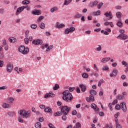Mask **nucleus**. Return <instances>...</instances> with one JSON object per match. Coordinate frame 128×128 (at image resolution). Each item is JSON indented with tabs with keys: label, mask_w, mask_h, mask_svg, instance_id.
I'll list each match as a JSON object with an SVG mask.
<instances>
[{
	"label": "nucleus",
	"mask_w": 128,
	"mask_h": 128,
	"mask_svg": "<svg viewBox=\"0 0 128 128\" xmlns=\"http://www.w3.org/2000/svg\"><path fill=\"white\" fill-rule=\"evenodd\" d=\"M62 100L66 102H70L74 100V97L70 91L65 90L62 92Z\"/></svg>",
	"instance_id": "obj_1"
},
{
	"label": "nucleus",
	"mask_w": 128,
	"mask_h": 128,
	"mask_svg": "<svg viewBox=\"0 0 128 128\" xmlns=\"http://www.w3.org/2000/svg\"><path fill=\"white\" fill-rule=\"evenodd\" d=\"M18 113L21 116H24L27 118H30L32 116V111L30 110L26 111L24 110H22L19 111Z\"/></svg>",
	"instance_id": "obj_2"
},
{
	"label": "nucleus",
	"mask_w": 128,
	"mask_h": 128,
	"mask_svg": "<svg viewBox=\"0 0 128 128\" xmlns=\"http://www.w3.org/2000/svg\"><path fill=\"white\" fill-rule=\"evenodd\" d=\"M18 51L22 54H28L30 52V49L28 48L24 47V46H20L18 48Z\"/></svg>",
	"instance_id": "obj_3"
},
{
	"label": "nucleus",
	"mask_w": 128,
	"mask_h": 128,
	"mask_svg": "<svg viewBox=\"0 0 128 128\" xmlns=\"http://www.w3.org/2000/svg\"><path fill=\"white\" fill-rule=\"evenodd\" d=\"M60 108L63 114H64L65 116L68 114L70 112V108L68 106H61Z\"/></svg>",
	"instance_id": "obj_4"
},
{
	"label": "nucleus",
	"mask_w": 128,
	"mask_h": 128,
	"mask_svg": "<svg viewBox=\"0 0 128 128\" xmlns=\"http://www.w3.org/2000/svg\"><path fill=\"white\" fill-rule=\"evenodd\" d=\"M6 68V71L8 72H12V70H14V64L12 63H8L7 64Z\"/></svg>",
	"instance_id": "obj_5"
},
{
	"label": "nucleus",
	"mask_w": 128,
	"mask_h": 128,
	"mask_svg": "<svg viewBox=\"0 0 128 128\" xmlns=\"http://www.w3.org/2000/svg\"><path fill=\"white\" fill-rule=\"evenodd\" d=\"M76 30V28L74 27H70V28H67L65 30L64 32L65 34H68L70 32H74Z\"/></svg>",
	"instance_id": "obj_6"
},
{
	"label": "nucleus",
	"mask_w": 128,
	"mask_h": 128,
	"mask_svg": "<svg viewBox=\"0 0 128 128\" xmlns=\"http://www.w3.org/2000/svg\"><path fill=\"white\" fill-rule=\"evenodd\" d=\"M32 44L34 46H38V44H42V40L40 39L34 40L32 42Z\"/></svg>",
	"instance_id": "obj_7"
},
{
	"label": "nucleus",
	"mask_w": 128,
	"mask_h": 128,
	"mask_svg": "<svg viewBox=\"0 0 128 128\" xmlns=\"http://www.w3.org/2000/svg\"><path fill=\"white\" fill-rule=\"evenodd\" d=\"M128 36L126 34H120L118 37L117 38H120L121 40H126V38H128Z\"/></svg>",
	"instance_id": "obj_8"
},
{
	"label": "nucleus",
	"mask_w": 128,
	"mask_h": 128,
	"mask_svg": "<svg viewBox=\"0 0 128 128\" xmlns=\"http://www.w3.org/2000/svg\"><path fill=\"white\" fill-rule=\"evenodd\" d=\"M120 106L123 112H126V102H121L120 104Z\"/></svg>",
	"instance_id": "obj_9"
},
{
	"label": "nucleus",
	"mask_w": 128,
	"mask_h": 128,
	"mask_svg": "<svg viewBox=\"0 0 128 128\" xmlns=\"http://www.w3.org/2000/svg\"><path fill=\"white\" fill-rule=\"evenodd\" d=\"M54 94L52 92H50L49 94H46L44 96V98H54Z\"/></svg>",
	"instance_id": "obj_10"
},
{
	"label": "nucleus",
	"mask_w": 128,
	"mask_h": 128,
	"mask_svg": "<svg viewBox=\"0 0 128 128\" xmlns=\"http://www.w3.org/2000/svg\"><path fill=\"white\" fill-rule=\"evenodd\" d=\"M118 102V100H115L112 102L109 103L108 104V108H110V110H112V106H114V104H116Z\"/></svg>",
	"instance_id": "obj_11"
},
{
	"label": "nucleus",
	"mask_w": 128,
	"mask_h": 128,
	"mask_svg": "<svg viewBox=\"0 0 128 128\" xmlns=\"http://www.w3.org/2000/svg\"><path fill=\"white\" fill-rule=\"evenodd\" d=\"M64 26H66V25L64 24H60L58 22L56 23V28H64Z\"/></svg>",
	"instance_id": "obj_12"
},
{
	"label": "nucleus",
	"mask_w": 128,
	"mask_h": 128,
	"mask_svg": "<svg viewBox=\"0 0 128 128\" xmlns=\"http://www.w3.org/2000/svg\"><path fill=\"white\" fill-rule=\"evenodd\" d=\"M86 100L87 102H94V96H92V95L90 96V97L86 98Z\"/></svg>",
	"instance_id": "obj_13"
},
{
	"label": "nucleus",
	"mask_w": 128,
	"mask_h": 128,
	"mask_svg": "<svg viewBox=\"0 0 128 128\" xmlns=\"http://www.w3.org/2000/svg\"><path fill=\"white\" fill-rule=\"evenodd\" d=\"M44 112H48L49 114H52V108L48 106H47L44 108Z\"/></svg>",
	"instance_id": "obj_14"
},
{
	"label": "nucleus",
	"mask_w": 128,
	"mask_h": 128,
	"mask_svg": "<svg viewBox=\"0 0 128 128\" xmlns=\"http://www.w3.org/2000/svg\"><path fill=\"white\" fill-rule=\"evenodd\" d=\"M2 107L3 108H10L11 106L10 104L6 103V102H4L2 104Z\"/></svg>",
	"instance_id": "obj_15"
},
{
	"label": "nucleus",
	"mask_w": 128,
	"mask_h": 128,
	"mask_svg": "<svg viewBox=\"0 0 128 128\" xmlns=\"http://www.w3.org/2000/svg\"><path fill=\"white\" fill-rule=\"evenodd\" d=\"M110 60V58H108V57L104 58L101 60V62H103V64H106V62H108V60Z\"/></svg>",
	"instance_id": "obj_16"
},
{
	"label": "nucleus",
	"mask_w": 128,
	"mask_h": 128,
	"mask_svg": "<svg viewBox=\"0 0 128 128\" xmlns=\"http://www.w3.org/2000/svg\"><path fill=\"white\" fill-rule=\"evenodd\" d=\"M80 88L81 90H82V92H86V86L84 85V84H80Z\"/></svg>",
	"instance_id": "obj_17"
},
{
	"label": "nucleus",
	"mask_w": 128,
	"mask_h": 128,
	"mask_svg": "<svg viewBox=\"0 0 128 128\" xmlns=\"http://www.w3.org/2000/svg\"><path fill=\"white\" fill-rule=\"evenodd\" d=\"M117 74H118V70H114L112 72V73L110 74V76H111V78H112V76H116Z\"/></svg>",
	"instance_id": "obj_18"
},
{
	"label": "nucleus",
	"mask_w": 128,
	"mask_h": 128,
	"mask_svg": "<svg viewBox=\"0 0 128 128\" xmlns=\"http://www.w3.org/2000/svg\"><path fill=\"white\" fill-rule=\"evenodd\" d=\"M23 10H23L22 8V6L18 8L17 9V10H16V16H18V14H20V12H22Z\"/></svg>",
	"instance_id": "obj_19"
},
{
	"label": "nucleus",
	"mask_w": 128,
	"mask_h": 128,
	"mask_svg": "<svg viewBox=\"0 0 128 128\" xmlns=\"http://www.w3.org/2000/svg\"><path fill=\"white\" fill-rule=\"evenodd\" d=\"M104 16H106V18H108V16H110V18H112V12H106L104 14Z\"/></svg>",
	"instance_id": "obj_20"
},
{
	"label": "nucleus",
	"mask_w": 128,
	"mask_h": 128,
	"mask_svg": "<svg viewBox=\"0 0 128 128\" xmlns=\"http://www.w3.org/2000/svg\"><path fill=\"white\" fill-rule=\"evenodd\" d=\"M7 100L9 104H12L14 102V98L12 97H9L7 98Z\"/></svg>",
	"instance_id": "obj_21"
},
{
	"label": "nucleus",
	"mask_w": 128,
	"mask_h": 128,
	"mask_svg": "<svg viewBox=\"0 0 128 128\" xmlns=\"http://www.w3.org/2000/svg\"><path fill=\"white\" fill-rule=\"evenodd\" d=\"M32 14H35L36 16H40V10H35L34 11L32 12Z\"/></svg>",
	"instance_id": "obj_22"
},
{
	"label": "nucleus",
	"mask_w": 128,
	"mask_h": 128,
	"mask_svg": "<svg viewBox=\"0 0 128 128\" xmlns=\"http://www.w3.org/2000/svg\"><path fill=\"white\" fill-rule=\"evenodd\" d=\"M9 42H10L12 44H14V42H16V39L14 37H10L9 38Z\"/></svg>",
	"instance_id": "obj_23"
},
{
	"label": "nucleus",
	"mask_w": 128,
	"mask_h": 128,
	"mask_svg": "<svg viewBox=\"0 0 128 128\" xmlns=\"http://www.w3.org/2000/svg\"><path fill=\"white\" fill-rule=\"evenodd\" d=\"M116 98H117V100H124V96L122 94H118L116 96Z\"/></svg>",
	"instance_id": "obj_24"
},
{
	"label": "nucleus",
	"mask_w": 128,
	"mask_h": 128,
	"mask_svg": "<svg viewBox=\"0 0 128 128\" xmlns=\"http://www.w3.org/2000/svg\"><path fill=\"white\" fill-rule=\"evenodd\" d=\"M72 2V0H65L64 6H68V4H70Z\"/></svg>",
	"instance_id": "obj_25"
},
{
	"label": "nucleus",
	"mask_w": 128,
	"mask_h": 128,
	"mask_svg": "<svg viewBox=\"0 0 128 128\" xmlns=\"http://www.w3.org/2000/svg\"><path fill=\"white\" fill-rule=\"evenodd\" d=\"M100 10H98L97 12H94L92 13L93 16H100Z\"/></svg>",
	"instance_id": "obj_26"
},
{
	"label": "nucleus",
	"mask_w": 128,
	"mask_h": 128,
	"mask_svg": "<svg viewBox=\"0 0 128 128\" xmlns=\"http://www.w3.org/2000/svg\"><path fill=\"white\" fill-rule=\"evenodd\" d=\"M35 126L36 128H42V124L40 122H37L35 124Z\"/></svg>",
	"instance_id": "obj_27"
},
{
	"label": "nucleus",
	"mask_w": 128,
	"mask_h": 128,
	"mask_svg": "<svg viewBox=\"0 0 128 128\" xmlns=\"http://www.w3.org/2000/svg\"><path fill=\"white\" fill-rule=\"evenodd\" d=\"M90 92L91 96L96 95V92L94 90H90Z\"/></svg>",
	"instance_id": "obj_28"
},
{
	"label": "nucleus",
	"mask_w": 128,
	"mask_h": 128,
	"mask_svg": "<svg viewBox=\"0 0 128 128\" xmlns=\"http://www.w3.org/2000/svg\"><path fill=\"white\" fill-rule=\"evenodd\" d=\"M22 4H30V0H24L22 2Z\"/></svg>",
	"instance_id": "obj_29"
},
{
	"label": "nucleus",
	"mask_w": 128,
	"mask_h": 128,
	"mask_svg": "<svg viewBox=\"0 0 128 128\" xmlns=\"http://www.w3.org/2000/svg\"><path fill=\"white\" fill-rule=\"evenodd\" d=\"M58 88H60V85H58V84H56L54 86L53 88L54 90H58Z\"/></svg>",
	"instance_id": "obj_30"
},
{
	"label": "nucleus",
	"mask_w": 128,
	"mask_h": 128,
	"mask_svg": "<svg viewBox=\"0 0 128 128\" xmlns=\"http://www.w3.org/2000/svg\"><path fill=\"white\" fill-rule=\"evenodd\" d=\"M54 116H62V112H58L54 114Z\"/></svg>",
	"instance_id": "obj_31"
},
{
	"label": "nucleus",
	"mask_w": 128,
	"mask_h": 128,
	"mask_svg": "<svg viewBox=\"0 0 128 128\" xmlns=\"http://www.w3.org/2000/svg\"><path fill=\"white\" fill-rule=\"evenodd\" d=\"M98 47L95 49V50H96V52H100V50H102V46L98 44Z\"/></svg>",
	"instance_id": "obj_32"
},
{
	"label": "nucleus",
	"mask_w": 128,
	"mask_h": 128,
	"mask_svg": "<svg viewBox=\"0 0 128 128\" xmlns=\"http://www.w3.org/2000/svg\"><path fill=\"white\" fill-rule=\"evenodd\" d=\"M117 26H119V28L122 27V23L120 22V20H119L118 22L116 24Z\"/></svg>",
	"instance_id": "obj_33"
},
{
	"label": "nucleus",
	"mask_w": 128,
	"mask_h": 128,
	"mask_svg": "<svg viewBox=\"0 0 128 128\" xmlns=\"http://www.w3.org/2000/svg\"><path fill=\"white\" fill-rule=\"evenodd\" d=\"M52 48H54V46L53 45L50 46L48 47L46 50V52H50V50H52Z\"/></svg>",
	"instance_id": "obj_34"
},
{
	"label": "nucleus",
	"mask_w": 128,
	"mask_h": 128,
	"mask_svg": "<svg viewBox=\"0 0 128 128\" xmlns=\"http://www.w3.org/2000/svg\"><path fill=\"white\" fill-rule=\"evenodd\" d=\"M58 10V7H54L50 10V12H57Z\"/></svg>",
	"instance_id": "obj_35"
},
{
	"label": "nucleus",
	"mask_w": 128,
	"mask_h": 128,
	"mask_svg": "<svg viewBox=\"0 0 128 128\" xmlns=\"http://www.w3.org/2000/svg\"><path fill=\"white\" fill-rule=\"evenodd\" d=\"M104 83V80H100L98 82V86H102V84Z\"/></svg>",
	"instance_id": "obj_36"
},
{
	"label": "nucleus",
	"mask_w": 128,
	"mask_h": 128,
	"mask_svg": "<svg viewBox=\"0 0 128 128\" xmlns=\"http://www.w3.org/2000/svg\"><path fill=\"white\" fill-rule=\"evenodd\" d=\"M30 28L33 30H36V28H38V26H36V24H32L30 26Z\"/></svg>",
	"instance_id": "obj_37"
},
{
	"label": "nucleus",
	"mask_w": 128,
	"mask_h": 128,
	"mask_svg": "<svg viewBox=\"0 0 128 128\" xmlns=\"http://www.w3.org/2000/svg\"><path fill=\"white\" fill-rule=\"evenodd\" d=\"M82 78H88V74L86 73H84L82 74Z\"/></svg>",
	"instance_id": "obj_38"
},
{
	"label": "nucleus",
	"mask_w": 128,
	"mask_h": 128,
	"mask_svg": "<svg viewBox=\"0 0 128 128\" xmlns=\"http://www.w3.org/2000/svg\"><path fill=\"white\" fill-rule=\"evenodd\" d=\"M122 66H126V67L128 66V64L126 61H122Z\"/></svg>",
	"instance_id": "obj_39"
},
{
	"label": "nucleus",
	"mask_w": 128,
	"mask_h": 128,
	"mask_svg": "<svg viewBox=\"0 0 128 128\" xmlns=\"http://www.w3.org/2000/svg\"><path fill=\"white\" fill-rule=\"evenodd\" d=\"M82 14H77L74 16V18H82Z\"/></svg>",
	"instance_id": "obj_40"
},
{
	"label": "nucleus",
	"mask_w": 128,
	"mask_h": 128,
	"mask_svg": "<svg viewBox=\"0 0 128 128\" xmlns=\"http://www.w3.org/2000/svg\"><path fill=\"white\" fill-rule=\"evenodd\" d=\"M46 27L44 25V23H41L40 25V28H42V30H44V28Z\"/></svg>",
	"instance_id": "obj_41"
},
{
	"label": "nucleus",
	"mask_w": 128,
	"mask_h": 128,
	"mask_svg": "<svg viewBox=\"0 0 128 128\" xmlns=\"http://www.w3.org/2000/svg\"><path fill=\"white\" fill-rule=\"evenodd\" d=\"M116 14L118 18H122V14L120 13V12H117Z\"/></svg>",
	"instance_id": "obj_42"
},
{
	"label": "nucleus",
	"mask_w": 128,
	"mask_h": 128,
	"mask_svg": "<svg viewBox=\"0 0 128 128\" xmlns=\"http://www.w3.org/2000/svg\"><path fill=\"white\" fill-rule=\"evenodd\" d=\"M28 42H30V40L28 39V37H26L25 38H24V42H25V44H28Z\"/></svg>",
	"instance_id": "obj_43"
},
{
	"label": "nucleus",
	"mask_w": 128,
	"mask_h": 128,
	"mask_svg": "<svg viewBox=\"0 0 128 128\" xmlns=\"http://www.w3.org/2000/svg\"><path fill=\"white\" fill-rule=\"evenodd\" d=\"M109 68L108 66H105L104 67L102 68V70H108Z\"/></svg>",
	"instance_id": "obj_44"
},
{
	"label": "nucleus",
	"mask_w": 128,
	"mask_h": 128,
	"mask_svg": "<svg viewBox=\"0 0 128 128\" xmlns=\"http://www.w3.org/2000/svg\"><path fill=\"white\" fill-rule=\"evenodd\" d=\"M98 2L95 1L92 2V6H98Z\"/></svg>",
	"instance_id": "obj_45"
},
{
	"label": "nucleus",
	"mask_w": 128,
	"mask_h": 128,
	"mask_svg": "<svg viewBox=\"0 0 128 128\" xmlns=\"http://www.w3.org/2000/svg\"><path fill=\"white\" fill-rule=\"evenodd\" d=\"M76 128H81V125L80 122H77L76 124Z\"/></svg>",
	"instance_id": "obj_46"
},
{
	"label": "nucleus",
	"mask_w": 128,
	"mask_h": 128,
	"mask_svg": "<svg viewBox=\"0 0 128 128\" xmlns=\"http://www.w3.org/2000/svg\"><path fill=\"white\" fill-rule=\"evenodd\" d=\"M39 108H41L42 110H44V108H46V106L44 104H41L39 106Z\"/></svg>",
	"instance_id": "obj_47"
},
{
	"label": "nucleus",
	"mask_w": 128,
	"mask_h": 128,
	"mask_svg": "<svg viewBox=\"0 0 128 128\" xmlns=\"http://www.w3.org/2000/svg\"><path fill=\"white\" fill-rule=\"evenodd\" d=\"M30 34V31L26 30L25 32L26 38H28V34Z\"/></svg>",
	"instance_id": "obj_48"
},
{
	"label": "nucleus",
	"mask_w": 128,
	"mask_h": 128,
	"mask_svg": "<svg viewBox=\"0 0 128 128\" xmlns=\"http://www.w3.org/2000/svg\"><path fill=\"white\" fill-rule=\"evenodd\" d=\"M8 88V86H2V87H0V90H7Z\"/></svg>",
	"instance_id": "obj_49"
},
{
	"label": "nucleus",
	"mask_w": 128,
	"mask_h": 128,
	"mask_svg": "<svg viewBox=\"0 0 128 128\" xmlns=\"http://www.w3.org/2000/svg\"><path fill=\"white\" fill-rule=\"evenodd\" d=\"M18 120L19 122H22V123L24 122V119L21 118L20 117H19L18 118Z\"/></svg>",
	"instance_id": "obj_50"
},
{
	"label": "nucleus",
	"mask_w": 128,
	"mask_h": 128,
	"mask_svg": "<svg viewBox=\"0 0 128 128\" xmlns=\"http://www.w3.org/2000/svg\"><path fill=\"white\" fill-rule=\"evenodd\" d=\"M96 107H97L96 106V104H91V108H94V110L95 108H96Z\"/></svg>",
	"instance_id": "obj_51"
},
{
	"label": "nucleus",
	"mask_w": 128,
	"mask_h": 128,
	"mask_svg": "<svg viewBox=\"0 0 128 128\" xmlns=\"http://www.w3.org/2000/svg\"><path fill=\"white\" fill-rule=\"evenodd\" d=\"M116 110H120V106L118 104H117L116 106Z\"/></svg>",
	"instance_id": "obj_52"
},
{
	"label": "nucleus",
	"mask_w": 128,
	"mask_h": 128,
	"mask_svg": "<svg viewBox=\"0 0 128 128\" xmlns=\"http://www.w3.org/2000/svg\"><path fill=\"white\" fill-rule=\"evenodd\" d=\"M44 20V16H40L38 20H37L38 22H40L42 20Z\"/></svg>",
	"instance_id": "obj_53"
},
{
	"label": "nucleus",
	"mask_w": 128,
	"mask_h": 128,
	"mask_svg": "<svg viewBox=\"0 0 128 128\" xmlns=\"http://www.w3.org/2000/svg\"><path fill=\"white\" fill-rule=\"evenodd\" d=\"M96 112V114H98V112H100V108H98V107H96L95 108V109H94Z\"/></svg>",
	"instance_id": "obj_54"
},
{
	"label": "nucleus",
	"mask_w": 128,
	"mask_h": 128,
	"mask_svg": "<svg viewBox=\"0 0 128 128\" xmlns=\"http://www.w3.org/2000/svg\"><path fill=\"white\" fill-rule=\"evenodd\" d=\"M74 90H75V88H72V87H70V88H69V90H70V92H74Z\"/></svg>",
	"instance_id": "obj_55"
},
{
	"label": "nucleus",
	"mask_w": 128,
	"mask_h": 128,
	"mask_svg": "<svg viewBox=\"0 0 128 128\" xmlns=\"http://www.w3.org/2000/svg\"><path fill=\"white\" fill-rule=\"evenodd\" d=\"M4 66V61L0 60V68H2Z\"/></svg>",
	"instance_id": "obj_56"
},
{
	"label": "nucleus",
	"mask_w": 128,
	"mask_h": 128,
	"mask_svg": "<svg viewBox=\"0 0 128 128\" xmlns=\"http://www.w3.org/2000/svg\"><path fill=\"white\" fill-rule=\"evenodd\" d=\"M38 120H39V122H44V119L42 117H40L38 118Z\"/></svg>",
	"instance_id": "obj_57"
},
{
	"label": "nucleus",
	"mask_w": 128,
	"mask_h": 128,
	"mask_svg": "<svg viewBox=\"0 0 128 128\" xmlns=\"http://www.w3.org/2000/svg\"><path fill=\"white\" fill-rule=\"evenodd\" d=\"M116 128H122V125L118 123L116 124Z\"/></svg>",
	"instance_id": "obj_58"
},
{
	"label": "nucleus",
	"mask_w": 128,
	"mask_h": 128,
	"mask_svg": "<svg viewBox=\"0 0 128 128\" xmlns=\"http://www.w3.org/2000/svg\"><path fill=\"white\" fill-rule=\"evenodd\" d=\"M112 66H113V68H116V66H118V64L116 62H114L112 64Z\"/></svg>",
	"instance_id": "obj_59"
},
{
	"label": "nucleus",
	"mask_w": 128,
	"mask_h": 128,
	"mask_svg": "<svg viewBox=\"0 0 128 128\" xmlns=\"http://www.w3.org/2000/svg\"><path fill=\"white\" fill-rule=\"evenodd\" d=\"M119 116H120V112H117V113L114 116L115 118H118V117Z\"/></svg>",
	"instance_id": "obj_60"
},
{
	"label": "nucleus",
	"mask_w": 128,
	"mask_h": 128,
	"mask_svg": "<svg viewBox=\"0 0 128 128\" xmlns=\"http://www.w3.org/2000/svg\"><path fill=\"white\" fill-rule=\"evenodd\" d=\"M104 4V3L101 2L98 4V8H102V6Z\"/></svg>",
	"instance_id": "obj_61"
},
{
	"label": "nucleus",
	"mask_w": 128,
	"mask_h": 128,
	"mask_svg": "<svg viewBox=\"0 0 128 128\" xmlns=\"http://www.w3.org/2000/svg\"><path fill=\"white\" fill-rule=\"evenodd\" d=\"M99 96H104V92H102V90H100L99 92Z\"/></svg>",
	"instance_id": "obj_62"
},
{
	"label": "nucleus",
	"mask_w": 128,
	"mask_h": 128,
	"mask_svg": "<svg viewBox=\"0 0 128 128\" xmlns=\"http://www.w3.org/2000/svg\"><path fill=\"white\" fill-rule=\"evenodd\" d=\"M62 120H66V115H64L62 116Z\"/></svg>",
	"instance_id": "obj_63"
},
{
	"label": "nucleus",
	"mask_w": 128,
	"mask_h": 128,
	"mask_svg": "<svg viewBox=\"0 0 128 128\" xmlns=\"http://www.w3.org/2000/svg\"><path fill=\"white\" fill-rule=\"evenodd\" d=\"M76 110H74L72 112V116H76Z\"/></svg>",
	"instance_id": "obj_64"
}]
</instances>
